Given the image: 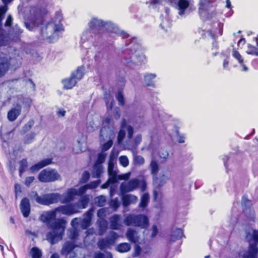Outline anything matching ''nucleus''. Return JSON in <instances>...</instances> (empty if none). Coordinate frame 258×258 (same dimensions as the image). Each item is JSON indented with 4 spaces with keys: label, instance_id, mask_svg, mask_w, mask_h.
Masks as SVG:
<instances>
[{
    "label": "nucleus",
    "instance_id": "63",
    "mask_svg": "<svg viewBox=\"0 0 258 258\" xmlns=\"http://www.w3.org/2000/svg\"><path fill=\"white\" fill-rule=\"evenodd\" d=\"M73 151V152L75 154H78L82 151V148L80 141H78L77 144L74 146Z\"/></svg>",
    "mask_w": 258,
    "mask_h": 258
},
{
    "label": "nucleus",
    "instance_id": "15",
    "mask_svg": "<svg viewBox=\"0 0 258 258\" xmlns=\"http://www.w3.org/2000/svg\"><path fill=\"white\" fill-rule=\"evenodd\" d=\"M3 3L6 5L13 0H2ZM8 11V7L3 6L0 7V46L5 45L7 40L6 35L4 33V30L2 29V21L4 18L5 14Z\"/></svg>",
    "mask_w": 258,
    "mask_h": 258
},
{
    "label": "nucleus",
    "instance_id": "62",
    "mask_svg": "<svg viewBox=\"0 0 258 258\" xmlns=\"http://www.w3.org/2000/svg\"><path fill=\"white\" fill-rule=\"evenodd\" d=\"M118 237V235L115 232L111 231L109 233V236L107 237H108L109 239L112 241L113 244H114Z\"/></svg>",
    "mask_w": 258,
    "mask_h": 258
},
{
    "label": "nucleus",
    "instance_id": "58",
    "mask_svg": "<svg viewBox=\"0 0 258 258\" xmlns=\"http://www.w3.org/2000/svg\"><path fill=\"white\" fill-rule=\"evenodd\" d=\"M90 177V173L87 171H84L83 172L82 177L80 180V183H86L89 180Z\"/></svg>",
    "mask_w": 258,
    "mask_h": 258
},
{
    "label": "nucleus",
    "instance_id": "59",
    "mask_svg": "<svg viewBox=\"0 0 258 258\" xmlns=\"http://www.w3.org/2000/svg\"><path fill=\"white\" fill-rule=\"evenodd\" d=\"M125 135L124 130L120 129L117 136V143L120 144L121 143Z\"/></svg>",
    "mask_w": 258,
    "mask_h": 258
},
{
    "label": "nucleus",
    "instance_id": "37",
    "mask_svg": "<svg viewBox=\"0 0 258 258\" xmlns=\"http://www.w3.org/2000/svg\"><path fill=\"white\" fill-rule=\"evenodd\" d=\"M23 30L18 26V25H15L13 28V32L10 35L13 37L15 40H19L21 34L22 33Z\"/></svg>",
    "mask_w": 258,
    "mask_h": 258
},
{
    "label": "nucleus",
    "instance_id": "42",
    "mask_svg": "<svg viewBox=\"0 0 258 258\" xmlns=\"http://www.w3.org/2000/svg\"><path fill=\"white\" fill-rule=\"evenodd\" d=\"M30 254L32 258H40L42 256V252L40 249L34 247L31 249Z\"/></svg>",
    "mask_w": 258,
    "mask_h": 258
},
{
    "label": "nucleus",
    "instance_id": "51",
    "mask_svg": "<svg viewBox=\"0 0 258 258\" xmlns=\"http://www.w3.org/2000/svg\"><path fill=\"white\" fill-rule=\"evenodd\" d=\"M108 209L106 208H101L98 210L97 215L99 219H105L107 215Z\"/></svg>",
    "mask_w": 258,
    "mask_h": 258
},
{
    "label": "nucleus",
    "instance_id": "45",
    "mask_svg": "<svg viewBox=\"0 0 258 258\" xmlns=\"http://www.w3.org/2000/svg\"><path fill=\"white\" fill-rule=\"evenodd\" d=\"M22 103L26 106V107H29L31 104V100L28 98H24L22 96H20L18 98V102L19 104Z\"/></svg>",
    "mask_w": 258,
    "mask_h": 258
},
{
    "label": "nucleus",
    "instance_id": "38",
    "mask_svg": "<svg viewBox=\"0 0 258 258\" xmlns=\"http://www.w3.org/2000/svg\"><path fill=\"white\" fill-rule=\"evenodd\" d=\"M149 201V195L148 193L144 194L141 197L139 207L143 209H145L147 206Z\"/></svg>",
    "mask_w": 258,
    "mask_h": 258
},
{
    "label": "nucleus",
    "instance_id": "52",
    "mask_svg": "<svg viewBox=\"0 0 258 258\" xmlns=\"http://www.w3.org/2000/svg\"><path fill=\"white\" fill-rule=\"evenodd\" d=\"M118 160L119 164L123 167H127L129 164V160L126 156H120Z\"/></svg>",
    "mask_w": 258,
    "mask_h": 258
},
{
    "label": "nucleus",
    "instance_id": "48",
    "mask_svg": "<svg viewBox=\"0 0 258 258\" xmlns=\"http://www.w3.org/2000/svg\"><path fill=\"white\" fill-rule=\"evenodd\" d=\"M69 237L72 240H75L78 236V231L76 228H72L69 230Z\"/></svg>",
    "mask_w": 258,
    "mask_h": 258
},
{
    "label": "nucleus",
    "instance_id": "28",
    "mask_svg": "<svg viewBox=\"0 0 258 258\" xmlns=\"http://www.w3.org/2000/svg\"><path fill=\"white\" fill-rule=\"evenodd\" d=\"M120 216L115 214L110 219V228L113 230H119L121 227V224L119 223Z\"/></svg>",
    "mask_w": 258,
    "mask_h": 258
},
{
    "label": "nucleus",
    "instance_id": "36",
    "mask_svg": "<svg viewBox=\"0 0 258 258\" xmlns=\"http://www.w3.org/2000/svg\"><path fill=\"white\" fill-rule=\"evenodd\" d=\"M115 248L117 251L123 253L130 251L131 248V246L130 244L125 242L118 244Z\"/></svg>",
    "mask_w": 258,
    "mask_h": 258
},
{
    "label": "nucleus",
    "instance_id": "54",
    "mask_svg": "<svg viewBox=\"0 0 258 258\" xmlns=\"http://www.w3.org/2000/svg\"><path fill=\"white\" fill-rule=\"evenodd\" d=\"M133 160L134 163L137 165H142L145 162L144 158L139 155H134Z\"/></svg>",
    "mask_w": 258,
    "mask_h": 258
},
{
    "label": "nucleus",
    "instance_id": "57",
    "mask_svg": "<svg viewBox=\"0 0 258 258\" xmlns=\"http://www.w3.org/2000/svg\"><path fill=\"white\" fill-rule=\"evenodd\" d=\"M28 166V162L26 159H22L20 162L19 172L21 175Z\"/></svg>",
    "mask_w": 258,
    "mask_h": 258
},
{
    "label": "nucleus",
    "instance_id": "64",
    "mask_svg": "<svg viewBox=\"0 0 258 258\" xmlns=\"http://www.w3.org/2000/svg\"><path fill=\"white\" fill-rule=\"evenodd\" d=\"M159 156L161 158L163 159L164 160H166L169 156V153L167 150H161L159 152Z\"/></svg>",
    "mask_w": 258,
    "mask_h": 258
},
{
    "label": "nucleus",
    "instance_id": "5",
    "mask_svg": "<svg viewBox=\"0 0 258 258\" xmlns=\"http://www.w3.org/2000/svg\"><path fill=\"white\" fill-rule=\"evenodd\" d=\"M103 127L100 130V137L101 140H109L104 143L101 147L102 151L104 152L108 150L113 145V139L115 137L114 132V124L109 117H106L102 122Z\"/></svg>",
    "mask_w": 258,
    "mask_h": 258
},
{
    "label": "nucleus",
    "instance_id": "25",
    "mask_svg": "<svg viewBox=\"0 0 258 258\" xmlns=\"http://www.w3.org/2000/svg\"><path fill=\"white\" fill-rule=\"evenodd\" d=\"M233 57L235 58L240 64V67L242 68L241 71L243 72H247L248 71V67L244 64V60L241 54L236 50H233L232 53Z\"/></svg>",
    "mask_w": 258,
    "mask_h": 258
},
{
    "label": "nucleus",
    "instance_id": "53",
    "mask_svg": "<svg viewBox=\"0 0 258 258\" xmlns=\"http://www.w3.org/2000/svg\"><path fill=\"white\" fill-rule=\"evenodd\" d=\"M35 136V134L34 133L27 134L24 139V143L27 144H30L33 141Z\"/></svg>",
    "mask_w": 258,
    "mask_h": 258
},
{
    "label": "nucleus",
    "instance_id": "61",
    "mask_svg": "<svg viewBox=\"0 0 258 258\" xmlns=\"http://www.w3.org/2000/svg\"><path fill=\"white\" fill-rule=\"evenodd\" d=\"M116 98L118 101L119 105H123L124 104V97L122 93L118 91L116 95Z\"/></svg>",
    "mask_w": 258,
    "mask_h": 258
},
{
    "label": "nucleus",
    "instance_id": "56",
    "mask_svg": "<svg viewBox=\"0 0 258 258\" xmlns=\"http://www.w3.org/2000/svg\"><path fill=\"white\" fill-rule=\"evenodd\" d=\"M34 124V121L33 120H30L23 127L22 129V132L23 133H26L28 131H29L32 127L33 126Z\"/></svg>",
    "mask_w": 258,
    "mask_h": 258
},
{
    "label": "nucleus",
    "instance_id": "33",
    "mask_svg": "<svg viewBox=\"0 0 258 258\" xmlns=\"http://www.w3.org/2000/svg\"><path fill=\"white\" fill-rule=\"evenodd\" d=\"M112 245H113L112 241H111L107 237L100 239L97 243V246L101 250L107 248Z\"/></svg>",
    "mask_w": 258,
    "mask_h": 258
},
{
    "label": "nucleus",
    "instance_id": "22",
    "mask_svg": "<svg viewBox=\"0 0 258 258\" xmlns=\"http://www.w3.org/2000/svg\"><path fill=\"white\" fill-rule=\"evenodd\" d=\"M122 205L124 207L128 206L131 204L136 203L138 200L137 196L132 194L123 195L121 198Z\"/></svg>",
    "mask_w": 258,
    "mask_h": 258
},
{
    "label": "nucleus",
    "instance_id": "43",
    "mask_svg": "<svg viewBox=\"0 0 258 258\" xmlns=\"http://www.w3.org/2000/svg\"><path fill=\"white\" fill-rule=\"evenodd\" d=\"M153 114L155 118L159 117L162 119L165 115V113L162 110L157 107L153 108Z\"/></svg>",
    "mask_w": 258,
    "mask_h": 258
},
{
    "label": "nucleus",
    "instance_id": "34",
    "mask_svg": "<svg viewBox=\"0 0 258 258\" xmlns=\"http://www.w3.org/2000/svg\"><path fill=\"white\" fill-rule=\"evenodd\" d=\"M167 180L168 177L165 175H162L159 177L156 176L153 177V183L156 187H159L165 183Z\"/></svg>",
    "mask_w": 258,
    "mask_h": 258
},
{
    "label": "nucleus",
    "instance_id": "21",
    "mask_svg": "<svg viewBox=\"0 0 258 258\" xmlns=\"http://www.w3.org/2000/svg\"><path fill=\"white\" fill-rule=\"evenodd\" d=\"M20 209L25 217L29 216L30 212V205L28 198L23 199L20 203Z\"/></svg>",
    "mask_w": 258,
    "mask_h": 258
},
{
    "label": "nucleus",
    "instance_id": "47",
    "mask_svg": "<svg viewBox=\"0 0 258 258\" xmlns=\"http://www.w3.org/2000/svg\"><path fill=\"white\" fill-rule=\"evenodd\" d=\"M118 152L115 149H113L109 155V161L108 164H114V160L118 156Z\"/></svg>",
    "mask_w": 258,
    "mask_h": 258
},
{
    "label": "nucleus",
    "instance_id": "6",
    "mask_svg": "<svg viewBox=\"0 0 258 258\" xmlns=\"http://www.w3.org/2000/svg\"><path fill=\"white\" fill-rule=\"evenodd\" d=\"M22 57L17 50H14L8 59L7 57H0V78L4 76L8 71L10 66L18 67L21 64Z\"/></svg>",
    "mask_w": 258,
    "mask_h": 258
},
{
    "label": "nucleus",
    "instance_id": "11",
    "mask_svg": "<svg viewBox=\"0 0 258 258\" xmlns=\"http://www.w3.org/2000/svg\"><path fill=\"white\" fill-rule=\"evenodd\" d=\"M215 0H200L199 4V13L204 20H207L212 17L215 8L213 2Z\"/></svg>",
    "mask_w": 258,
    "mask_h": 258
},
{
    "label": "nucleus",
    "instance_id": "16",
    "mask_svg": "<svg viewBox=\"0 0 258 258\" xmlns=\"http://www.w3.org/2000/svg\"><path fill=\"white\" fill-rule=\"evenodd\" d=\"M77 245L72 241H67L62 245L61 254L67 258H75L78 255Z\"/></svg>",
    "mask_w": 258,
    "mask_h": 258
},
{
    "label": "nucleus",
    "instance_id": "8",
    "mask_svg": "<svg viewBox=\"0 0 258 258\" xmlns=\"http://www.w3.org/2000/svg\"><path fill=\"white\" fill-rule=\"evenodd\" d=\"M140 185L141 191L144 192L147 186V184L145 180L140 181L138 178H133L127 182H124L121 183L120 185V192L122 194L133 191L138 188Z\"/></svg>",
    "mask_w": 258,
    "mask_h": 258
},
{
    "label": "nucleus",
    "instance_id": "46",
    "mask_svg": "<svg viewBox=\"0 0 258 258\" xmlns=\"http://www.w3.org/2000/svg\"><path fill=\"white\" fill-rule=\"evenodd\" d=\"M176 137L177 142L179 144H183L185 142L186 136L184 134L179 133L178 130L176 131Z\"/></svg>",
    "mask_w": 258,
    "mask_h": 258
},
{
    "label": "nucleus",
    "instance_id": "14",
    "mask_svg": "<svg viewBox=\"0 0 258 258\" xmlns=\"http://www.w3.org/2000/svg\"><path fill=\"white\" fill-rule=\"evenodd\" d=\"M60 177L58 172L53 169L47 168L42 170L38 175V179L43 182H53Z\"/></svg>",
    "mask_w": 258,
    "mask_h": 258
},
{
    "label": "nucleus",
    "instance_id": "32",
    "mask_svg": "<svg viewBox=\"0 0 258 258\" xmlns=\"http://www.w3.org/2000/svg\"><path fill=\"white\" fill-rule=\"evenodd\" d=\"M101 183V180L98 179L96 181H93L89 183L85 184L80 187V192L85 194L88 189H94L97 187Z\"/></svg>",
    "mask_w": 258,
    "mask_h": 258
},
{
    "label": "nucleus",
    "instance_id": "44",
    "mask_svg": "<svg viewBox=\"0 0 258 258\" xmlns=\"http://www.w3.org/2000/svg\"><path fill=\"white\" fill-rule=\"evenodd\" d=\"M150 167L151 169V173L153 175V177L156 176L159 170V166L157 162L155 160H152L150 163Z\"/></svg>",
    "mask_w": 258,
    "mask_h": 258
},
{
    "label": "nucleus",
    "instance_id": "1",
    "mask_svg": "<svg viewBox=\"0 0 258 258\" xmlns=\"http://www.w3.org/2000/svg\"><path fill=\"white\" fill-rule=\"evenodd\" d=\"M88 28L84 30L81 38V46L87 49L91 45L94 46L111 41L117 36H122V38L128 36L121 32L114 24L111 21H104L96 17H93L87 24Z\"/></svg>",
    "mask_w": 258,
    "mask_h": 258
},
{
    "label": "nucleus",
    "instance_id": "27",
    "mask_svg": "<svg viewBox=\"0 0 258 258\" xmlns=\"http://www.w3.org/2000/svg\"><path fill=\"white\" fill-rule=\"evenodd\" d=\"M183 236V231L180 228H173L170 235L169 240L174 242L180 239Z\"/></svg>",
    "mask_w": 258,
    "mask_h": 258
},
{
    "label": "nucleus",
    "instance_id": "29",
    "mask_svg": "<svg viewBox=\"0 0 258 258\" xmlns=\"http://www.w3.org/2000/svg\"><path fill=\"white\" fill-rule=\"evenodd\" d=\"M96 223L98 227L99 235H103L107 229L108 223L107 220L105 219H98Z\"/></svg>",
    "mask_w": 258,
    "mask_h": 258
},
{
    "label": "nucleus",
    "instance_id": "9",
    "mask_svg": "<svg viewBox=\"0 0 258 258\" xmlns=\"http://www.w3.org/2000/svg\"><path fill=\"white\" fill-rule=\"evenodd\" d=\"M85 68L83 66L79 67L76 71L72 72L70 77L62 80L63 87L66 89H71L78 81L82 79L85 74Z\"/></svg>",
    "mask_w": 258,
    "mask_h": 258
},
{
    "label": "nucleus",
    "instance_id": "41",
    "mask_svg": "<svg viewBox=\"0 0 258 258\" xmlns=\"http://www.w3.org/2000/svg\"><path fill=\"white\" fill-rule=\"evenodd\" d=\"M105 101L107 108V110H111L113 107V98L110 95L106 94L105 95Z\"/></svg>",
    "mask_w": 258,
    "mask_h": 258
},
{
    "label": "nucleus",
    "instance_id": "12",
    "mask_svg": "<svg viewBox=\"0 0 258 258\" xmlns=\"http://www.w3.org/2000/svg\"><path fill=\"white\" fill-rule=\"evenodd\" d=\"M35 196V200L39 204L43 205H49L55 204L59 201L60 194L58 193L47 194L38 196L37 192L33 193Z\"/></svg>",
    "mask_w": 258,
    "mask_h": 258
},
{
    "label": "nucleus",
    "instance_id": "18",
    "mask_svg": "<svg viewBox=\"0 0 258 258\" xmlns=\"http://www.w3.org/2000/svg\"><path fill=\"white\" fill-rule=\"evenodd\" d=\"M56 211L67 216H70L80 212V211L76 208V205H75L74 204L59 206L56 208Z\"/></svg>",
    "mask_w": 258,
    "mask_h": 258
},
{
    "label": "nucleus",
    "instance_id": "3",
    "mask_svg": "<svg viewBox=\"0 0 258 258\" xmlns=\"http://www.w3.org/2000/svg\"><path fill=\"white\" fill-rule=\"evenodd\" d=\"M57 212L56 209L46 211L39 218L41 221L46 223L48 227L52 229L46 234V239L51 244H54L62 239L65 229L64 220L62 219H55Z\"/></svg>",
    "mask_w": 258,
    "mask_h": 258
},
{
    "label": "nucleus",
    "instance_id": "10",
    "mask_svg": "<svg viewBox=\"0 0 258 258\" xmlns=\"http://www.w3.org/2000/svg\"><path fill=\"white\" fill-rule=\"evenodd\" d=\"M124 223L128 226H133L145 228L148 226L149 219L144 215H135L131 214L125 217L124 220Z\"/></svg>",
    "mask_w": 258,
    "mask_h": 258
},
{
    "label": "nucleus",
    "instance_id": "39",
    "mask_svg": "<svg viewBox=\"0 0 258 258\" xmlns=\"http://www.w3.org/2000/svg\"><path fill=\"white\" fill-rule=\"evenodd\" d=\"M94 202L98 207H103L105 205L106 202V197L104 196L97 197L94 199Z\"/></svg>",
    "mask_w": 258,
    "mask_h": 258
},
{
    "label": "nucleus",
    "instance_id": "30",
    "mask_svg": "<svg viewBox=\"0 0 258 258\" xmlns=\"http://www.w3.org/2000/svg\"><path fill=\"white\" fill-rule=\"evenodd\" d=\"M89 202V196L85 195L81 197L79 200L74 204L76 205V208L79 210V209H85L87 207Z\"/></svg>",
    "mask_w": 258,
    "mask_h": 258
},
{
    "label": "nucleus",
    "instance_id": "19",
    "mask_svg": "<svg viewBox=\"0 0 258 258\" xmlns=\"http://www.w3.org/2000/svg\"><path fill=\"white\" fill-rule=\"evenodd\" d=\"M94 209H90L84 214V218L80 219V225L83 229H86L91 225Z\"/></svg>",
    "mask_w": 258,
    "mask_h": 258
},
{
    "label": "nucleus",
    "instance_id": "40",
    "mask_svg": "<svg viewBox=\"0 0 258 258\" xmlns=\"http://www.w3.org/2000/svg\"><path fill=\"white\" fill-rule=\"evenodd\" d=\"M246 53L249 54L258 56V42H257L256 46H253L250 44H248Z\"/></svg>",
    "mask_w": 258,
    "mask_h": 258
},
{
    "label": "nucleus",
    "instance_id": "49",
    "mask_svg": "<svg viewBox=\"0 0 258 258\" xmlns=\"http://www.w3.org/2000/svg\"><path fill=\"white\" fill-rule=\"evenodd\" d=\"M94 258H112V256L109 252H106L105 253L97 252L95 253Z\"/></svg>",
    "mask_w": 258,
    "mask_h": 258
},
{
    "label": "nucleus",
    "instance_id": "24",
    "mask_svg": "<svg viewBox=\"0 0 258 258\" xmlns=\"http://www.w3.org/2000/svg\"><path fill=\"white\" fill-rule=\"evenodd\" d=\"M157 77V75L155 73H146L144 75V83L147 86L155 88V79Z\"/></svg>",
    "mask_w": 258,
    "mask_h": 258
},
{
    "label": "nucleus",
    "instance_id": "13",
    "mask_svg": "<svg viewBox=\"0 0 258 258\" xmlns=\"http://www.w3.org/2000/svg\"><path fill=\"white\" fill-rule=\"evenodd\" d=\"M175 8L178 15L182 18H185L190 13L189 7L194 3L193 0H177L175 3Z\"/></svg>",
    "mask_w": 258,
    "mask_h": 258
},
{
    "label": "nucleus",
    "instance_id": "60",
    "mask_svg": "<svg viewBox=\"0 0 258 258\" xmlns=\"http://www.w3.org/2000/svg\"><path fill=\"white\" fill-rule=\"evenodd\" d=\"M225 56V58L224 59L223 62V69L227 70V71H230V67L229 66V56Z\"/></svg>",
    "mask_w": 258,
    "mask_h": 258
},
{
    "label": "nucleus",
    "instance_id": "23",
    "mask_svg": "<svg viewBox=\"0 0 258 258\" xmlns=\"http://www.w3.org/2000/svg\"><path fill=\"white\" fill-rule=\"evenodd\" d=\"M52 163V159L47 158L45 159L38 163L34 164L30 168V170L32 173H34L38 171L43 167L50 164Z\"/></svg>",
    "mask_w": 258,
    "mask_h": 258
},
{
    "label": "nucleus",
    "instance_id": "20",
    "mask_svg": "<svg viewBox=\"0 0 258 258\" xmlns=\"http://www.w3.org/2000/svg\"><path fill=\"white\" fill-rule=\"evenodd\" d=\"M21 112V106L17 103L15 107L12 108L8 113V119L10 121H15Z\"/></svg>",
    "mask_w": 258,
    "mask_h": 258
},
{
    "label": "nucleus",
    "instance_id": "55",
    "mask_svg": "<svg viewBox=\"0 0 258 258\" xmlns=\"http://www.w3.org/2000/svg\"><path fill=\"white\" fill-rule=\"evenodd\" d=\"M109 205L113 211H116L120 205L118 199L115 198L111 200L110 202Z\"/></svg>",
    "mask_w": 258,
    "mask_h": 258
},
{
    "label": "nucleus",
    "instance_id": "7",
    "mask_svg": "<svg viewBox=\"0 0 258 258\" xmlns=\"http://www.w3.org/2000/svg\"><path fill=\"white\" fill-rule=\"evenodd\" d=\"M246 239L249 242L248 250L243 255V258H257L258 248V230H253L251 233H247Z\"/></svg>",
    "mask_w": 258,
    "mask_h": 258
},
{
    "label": "nucleus",
    "instance_id": "4",
    "mask_svg": "<svg viewBox=\"0 0 258 258\" xmlns=\"http://www.w3.org/2000/svg\"><path fill=\"white\" fill-rule=\"evenodd\" d=\"M127 48L125 50L126 56L124 60L125 63L131 68L140 65L146 61V58L140 51L141 43L137 38H130L126 42Z\"/></svg>",
    "mask_w": 258,
    "mask_h": 258
},
{
    "label": "nucleus",
    "instance_id": "35",
    "mask_svg": "<svg viewBox=\"0 0 258 258\" xmlns=\"http://www.w3.org/2000/svg\"><path fill=\"white\" fill-rule=\"evenodd\" d=\"M126 236L128 240L132 243H136L138 240L136 231L132 228H129L127 230Z\"/></svg>",
    "mask_w": 258,
    "mask_h": 258
},
{
    "label": "nucleus",
    "instance_id": "50",
    "mask_svg": "<svg viewBox=\"0 0 258 258\" xmlns=\"http://www.w3.org/2000/svg\"><path fill=\"white\" fill-rule=\"evenodd\" d=\"M106 157V153L103 152H101L100 154H98L97 160L95 163V164L102 165V164L104 162Z\"/></svg>",
    "mask_w": 258,
    "mask_h": 258
},
{
    "label": "nucleus",
    "instance_id": "31",
    "mask_svg": "<svg viewBox=\"0 0 258 258\" xmlns=\"http://www.w3.org/2000/svg\"><path fill=\"white\" fill-rule=\"evenodd\" d=\"M103 172V167L102 165L94 164L91 171L92 177L93 178H99Z\"/></svg>",
    "mask_w": 258,
    "mask_h": 258
},
{
    "label": "nucleus",
    "instance_id": "17",
    "mask_svg": "<svg viewBox=\"0 0 258 258\" xmlns=\"http://www.w3.org/2000/svg\"><path fill=\"white\" fill-rule=\"evenodd\" d=\"M83 193L80 192V187L78 189L71 188L63 194L60 195L59 201L62 204H66L73 201L76 196H81Z\"/></svg>",
    "mask_w": 258,
    "mask_h": 258
},
{
    "label": "nucleus",
    "instance_id": "26",
    "mask_svg": "<svg viewBox=\"0 0 258 258\" xmlns=\"http://www.w3.org/2000/svg\"><path fill=\"white\" fill-rule=\"evenodd\" d=\"M108 173L109 181L112 183H115L117 181L118 175L116 170H114V164H108Z\"/></svg>",
    "mask_w": 258,
    "mask_h": 258
},
{
    "label": "nucleus",
    "instance_id": "2",
    "mask_svg": "<svg viewBox=\"0 0 258 258\" xmlns=\"http://www.w3.org/2000/svg\"><path fill=\"white\" fill-rule=\"evenodd\" d=\"M31 16L24 24L29 31H35L40 27V37L51 42L57 40L63 31L61 21L62 16L61 12H57L55 17L50 22L43 24V17L39 9L33 8L30 10Z\"/></svg>",
    "mask_w": 258,
    "mask_h": 258
}]
</instances>
